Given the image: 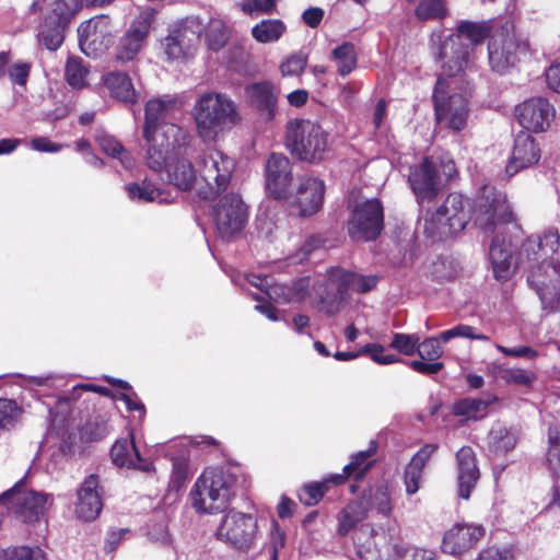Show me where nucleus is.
<instances>
[{"label": "nucleus", "instance_id": "1", "mask_svg": "<svg viewBox=\"0 0 560 560\" xmlns=\"http://www.w3.org/2000/svg\"><path fill=\"white\" fill-rule=\"evenodd\" d=\"M171 101L149 100L144 107L142 138L144 163L149 168H160L167 154L184 153L192 135L179 125L166 121Z\"/></svg>", "mask_w": 560, "mask_h": 560}, {"label": "nucleus", "instance_id": "2", "mask_svg": "<svg viewBox=\"0 0 560 560\" xmlns=\"http://www.w3.org/2000/svg\"><path fill=\"white\" fill-rule=\"evenodd\" d=\"M237 480V475L231 467L206 468L189 492L191 506L199 514L226 511L235 498Z\"/></svg>", "mask_w": 560, "mask_h": 560}, {"label": "nucleus", "instance_id": "3", "mask_svg": "<svg viewBox=\"0 0 560 560\" xmlns=\"http://www.w3.org/2000/svg\"><path fill=\"white\" fill-rule=\"evenodd\" d=\"M328 138V132L310 119L293 118L285 124L284 147L298 161L322 163L329 153Z\"/></svg>", "mask_w": 560, "mask_h": 560}, {"label": "nucleus", "instance_id": "4", "mask_svg": "<svg viewBox=\"0 0 560 560\" xmlns=\"http://www.w3.org/2000/svg\"><path fill=\"white\" fill-rule=\"evenodd\" d=\"M191 115L197 133L203 141L214 140L219 133L232 129L240 119L235 103L215 92L202 94L196 101Z\"/></svg>", "mask_w": 560, "mask_h": 560}, {"label": "nucleus", "instance_id": "5", "mask_svg": "<svg viewBox=\"0 0 560 560\" xmlns=\"http://www.w3.org/2000/svg\"><path fill=\"white\" fill-rule=\"evenodd\" d=\"M456 175V164L452 159L427 155L410 167L408 183L418 203L432 202Z\"/></svg>", "mask_w": 560, "mask_h": 560}, {"label": "nucleus", "instance_id": "6", "mask_svg": "<svg viewBox=\"0 0 560 560\" xmlns=\"http://www.w3.org/2000/svg\"><path fill=\"white\" fill-rule=\"evenodd\" d=\"M533 51L526 38L518 37L511 22L494 30L488 43V59L494 72L504 74L530 59Z\"/></svg>", "mask_w": 560, "mask_h": 560}, {"label": "nucleus", "instance_id": "7", "mask_svg": "<svg viewBox=\"0 0 560 560\" xmlns=\"http://www.w3.org/2000/svg\"><path fill=\"white\" fill-rule=\"evenodd\" d=\"M235 170V161L218 149H208L200 164L197 195L203 200H214L225 191Z\"/></svg>", "mask_w": 560, "mask_h": 560}, {"label": "nucleus", "instance_id": "8", "mask_svg": "<svg viewBox=\"0 0 560 560\" xmlns=\"http://www.w3.org/2000/svg\"><path fill=\"white\" fill-rule=\"evenodd\" d=\"M258 533V520L255 514L232 509L222 517L214 536L229 548L247 553L256 547Z\"/></svg>", "mask_w": 560, "mask_h": 560}, {"label": "nucleus", "instance_id": "9", "mask_svg": "<svg viewBox=\"0 0 560 560\" xmlns=\"http://www.w3.org/2000/svg\"><path fill=\"white\" fill-rule=\"evenodd\" d=\"M475 215L476 224L488 234L495 233L499 225L515 222L506 195L492 185H483L478 191Z\"/></svg>", "mask_w": 560, "mask_h": 560}, {"label": "nucleus", "instance_id": "10", "mask_svg": "<svg viewBox=\"0 0 560 560\" xmlns=\"http://www.w3.org/2000/svg\"><path fill=\"white\" fill-rule=\"evenodd\" d=\"M26 477L0 494V504L23 523H34L44 515L45 506L52 495L26 489Z\"/></svg>", "mask_w": 560, "mask_h": 560}, {"label": "nucleus", "instance_id": "11", "mask_svg": "<svg viewBox=\"0 0 560 560\" xmlns=\"http://www.w3.org/2000/svg\"><path fill=\"white\" fill-rule=\"evenodd\" d=\"M384 230V208L372 198L353 206L347 222L349 237L355 242L375 241Z\"/></svg>", "mask_w": 560, "mask_h": 560}, {"label": "nucleus", "instance_id": "12", "mask_svg": "<svg viewBox=\"0 0 560 560\" xmlns=\"http://www.w3.org/2000/svg\"><path fill=\"white\" fill-rule=\"evenodd\" d=\"M447 93L448 84L438 77L432 94L435 119L453 131H460L467 124L468 103L462 94Z\"/></svg>", "mask_w": 560, "mask_h": 560}, {"label": "nucleus", "instance_id": "13", "mask_svg": "<svg viewBox=\"0 0 560 560\" xmlns=\"http://www.w3.org/2000/svg\"><path fill=\"white\" fill-rule=\"evenodd\" d=\"M467 206L468 201L460 194H450L425 221V231L440 235H454L463 231L470 219Z\"/></svg>", "mask_w": 560, "mask_h": 560}, {"label": "nucleus", "instance_id": "14", "mask_svg": "<svg viewBox=\"0 0 560 560\" xmlns=\"http://www.w3.org/2000/svg\"><path fill=\"white\" fill-rule=\"evenodd\" d=\"M215 228L222 238L240 234L248 221V207L238 194H226L212 207Z\"/></svg>", "mask_w": 560, "mask_h": 560}, {"label": "nucleus", "instance_id": "15", "mask_svg": "<svg viewBox=\"0 0 560 560\" xmlns=\"http://www.w3.org/2000/svg\"><path fill=\"white\" fill-rule=\"evenodd\" d=\"M158 11L153 8L142 10L131 22L129 28L120 37L116 47V59L122 62L133 60L143 48L151 28L156 20Z\"/></svg>", "mask_w": 560, "mask_h": 560}, {"label": "nucleus", "instance_id": "16", "mask_svg": "<svg viewBox=\"0 0 560 560\" xmlns=\"http://www.w3.org/2000/svg\"><path fill=\"white\" fill-rule=\"evenodd\" d=\"M293 164L283 153L269 154L266 166V190L275 200H287L293 182Z\"/></svg>", "mask_w": 560, "mask_h": 560}, {"label": "nucleus", "instance_id": "17", "mask_svg": "<svg viewBox=\"0 0 560 560\" xmlns=\"http://www.w3.org/2000/svg\"><path fill=\"white\" fill-rule=\"evenodd\" d=\"M527 281L537 293L542 308L555 312L560 292V267L544 261L530 271Z\"/></svg>", "mask_w": 560, "mask_h": 560}, {"label": "nucleus", "instance_id": "18", "mask_svg": "<svg viewBox=\"0 0 560 560\" xmlns=\"http://www.w3.org/2000/svg\"><path fill=\"white\" fill-rule=\"evenodd\" d=\"M485 535L486 528L481 524L457 522L444 532L441 550L447 555L462 556L474 549Z\"/></svg>", "mask_w": 560, "mask_h": 560}, {"label": "nucleus", "instance_id": "19", "mask_svg": "<svg viewBox=\"0 0 560 560\" xmlns=\"http://www.w3.org/2000/svg\"><path fill=\"white\" fill-rule=\"evenodd\" d=\"M518 124L533 132L546 131L556 117V109L548 98L536 96L515 107Z\"/></svg>", "mask_w": 560, "mask_h": 560}, {"label": "nucleus", "instance_id": "20", "mask_svg": "<svg viewBox=\"0 0 560 560\" xmlns=\"http://www.w3.org/2000/svg\"><path fill=\"white\" fill-rule=\"evenodd\" d=\"M326 186L314 176L302 177L293 196L292 206L300 217L307 218L320 211L324 205Z\"/></svg>", "mask_w": 560, "mask_h": 560}, {"label": "nucleus", "instance_id": "21", "mask_svg": "<svg viewBox=\"0 0 560 560\" xmlns=\"http://www.w3.org/2000/svg\"><path fill=\"white\" fill-rule=\"evenodd\" d=\"M103 489L100 476L91 474L81 482L77 491L74 512L78 518L84 522L94 521L103 509Z\"/></svg>", "mask_w": 560, "mask_h": 560}, {"label": "nucleus", "instance_id": "22", "mask_svg": "<svg viewBox=\"0 0 560 560\" xmlns=\"http://www.w3.org/2000/svg\"><path fill=\"white\" fill-rule=\"evenodd\" d=\"M191 149L192 141H189L184 153L170 152L160 168L151 170L158 173L166 170L170 184L183 191L190 190L196 183L195 167L189 160Z\"/></svg>", "mask_w": 560, "mask_h": 560}, {"label": "nucleus", "instance_id": "23", "mask_svg": "<svg viewBox=\"0 0 560 560\" xmlns=\"http://www.w3.org/2000/svg\"><path fill=\"white\" fill-rule=\"evenodd\" d=\"M540 160V149L535 138L527 132L521 131L514 139L512 155L505 166L509 177L520 171L537 164Z\"/></svg>", "mask_w": 560, "mask_h": 560}, {"label": "nucleus", "instance_id": "24", "mask_svg": "<svg viewBox=\"0 0 560 560\" xmlns=\"http://www.w3.org/2000/svg\"><path fill=\"white\" fill-rule=\"evenodd\" d=\"M455 459L458 497L468 500L480 479L477 456L470 446L465 445L456 452Z\"/></svg>", "mask_w": 560, "mask_h": 560}, {"label": "nucleus", "instance_id": "25", "mask_svg": "<svg viewBox=\"0 0 560 560\" xmlns=\"http://www.w3.org/2000/svg\"><path fill=\"white\" fill-rule=\"evenodd\" d=\"M447 59L442 65L443 77L448 84L447 79L462 77L469 62V48L458 39H447L439 46L436 60Z\"/></svg>", "mask_w": 560, "mask_h": 560}, {"label": "nucleus", "instance_id": "26", "mask_svg": "<svg viewBox=\"0 0 560 560\" xmlns=\"http://www.w3.org/2000/svg\"><path fill=\"white\" fill-rule=\"evenodd\" d=\"M110 457L117 467L137 469L147 474L155 472L153 462L141 457L132 432L129 439H119L115 442L110 448Z\"/></svg>", "mask_w": 560, "mask_h": 560}, {"label": "nucleus", "instance_id": "27", "mask_svg": "<svg viewBox=\"0 0 560 560\" xmlns=\"http://www.w3.org/2000/svg\"><path fill=\"white\" fill-rule=\"evenodd\" d=\"M438 450L439 444L427 443L421 446L407 463L402 472V482L407 495H413L419 491L424 475V468Z\"/></svg>", "mask_w": 560, "mask_h": 560}, {"label": "nucleus", "instance_id": "28", "mask_svg": "<svg viewBox=\"0 0 560 560\" xmlns=\"http://www.w3.org/2000/svg\"><path fill=\"white\" fill-rule=\"evenodd\" d=\"M249 104L266 121L275 119L278 110V93L269 81L255 82L246 86Z\"/></svg>", "mask_w": 560, "mask_h": 560}, {"label": "nucleus", "instance_id": "29", "mask_svg": "<svg viewBox=\"0 0 560 560\" xmlns=\"http://www.w3.org/2000/svg\"><path fill=\"white\" fill-rule=\"evenodd\" d=\"M376 451L377 444L372 442L368 450L353 454L350 463L343 467L341 474L331 475V480L335 481V486L346 483L350 477L355 481L361 480L374 466L375 460L371 459V457L375 455Z\"/></svg>", "mask_w": 560, "mask_h": 560}, {"label": "nucleus", "instance_id": "30", "mask_svg": "<svg viewBox=\"0 0 560 560\" xmlns=\"http://www.w3.org/2000/svg\"><path fill=\"white\" fill-rule=\"evenodd\" d=\"M489 258L494 278L502 282L509 280L512 276L511 241H505V238L501 237L499 234L494 235L489 248Z\"/></svg>", "mask_w": 560, "mask_h": 560}, {"label": "nucleus", "instance_id": "31", "mask_svg": "<svg viewBox=\"0 0 560 560\" xmlns=\"http://www.w3.org/2000/svg\"><path fill=\"white\" fill-rule=\"evenodd\" d=\"M518 438L516 428L494 424L487 435V451L493 457H503L515 448Z\"/></svg>", "mask_w": 560, "mask_h": 560}, {"label": "nucleus", "instance_id": "32", "mask_svg": "<svg viewBox=\"0 0 560 560\" xmlns=\"http://www.w3.org/2000/svg\"><path fill=\"white\" fill-rule=\"evenodd\" d=\"M83 8L84 0H51L43 23L69 27Z\"/></svg>", "mask_w": 560, "mask_h": 560}, {"label": "nucleus", "instance_id": "33", "mask_svg": "<svg viewBox=\"0 0 560 560\" xmlns=\"http://www.w3.org/2000/svg\"><path fill=\"white\" fill-rule=\"evenodd\" d=\"M104 85L115 100L129 104L137 102V92L128 73L112 71L104 77Z\"/></svg>", "mask_w": 560, "mask_h": 560}, {"label": "nucleus", "instance_id": "34", "mask_svg": "<svg viewBox=\"0 0 560 560\" xmlns=\"http://www.w3.org/2000/svg\"><path fill=\"white\" fill-rule=\"evenodd\" d=\"M365 493L360 500H351L338 513L337 533L347 536L360 522L368 516V506L364 503Z\"/></svg>", "mask_w": 560, "mask_h": 560}, {"label": "nucleus", "instance_id": "35", "mask_svg": "<svg viewBox=\"0 0 560 560\" xmlns=\"http://www.w3.org/2000/svg\"><path fill=\"white\" fill-rule=\"evenodd\" d=\"M497 400V396L489 399L466 397L454 401L451 411L456 417H465L467 420L477 421L486 416L488 407Z\"/></svg>", "mask_w": 560, "mask_h": 560}, {"label": "nucleus", "instance_id": "36", "mask_svg": "<svg viewBox=\"0 0 560 560\" xmlns=\"http://www.w3.org/2000/svg\"><path fill=\"white\" fill-rule=\"evenodd\" d=\"M363 493H365L364 503L368 508H374L384 517H389L392 515V487L388 481L384 480L381 483L371 487L368 492L364 491Z\"/></svg>", "mask_w": 560, "mask_h": 560}, {"label": "nucleus", "instance_id": "37", "mask_svg": "<svg viewBox=\"0 0 560 560\" xmlns=\"http://www.w3.org/2000/svg\"><path fill=\"white\" fill-rule=\"evenodd\" d=\"M456 31L457 35L455 37H450L448 39H458V42H460V37H465L471 43V45L477 46L482 44L486 38L491 37L492 25L490 21H462L457 25Z\"/></svg>", "mask_w": 560, "mask_h": 560}, {"label": "nucleus", "instance_id": "38", "mask_svg": "<svg viewBox=\"0 0 560 560\" xmlns=\"http://www.w3.org/2000/svg\"><path fill=\"white\" fill-rule=\"evenodd\" d=\"M110 23V18L106 14L96 15L82 22L78 27L79 43L82 51H85V45L96 42L104 33V28Z\"/></svg>", "mask_w": 560, "mask_h": 560}, {"label": "nucleus", "instance_id": "39", "mask_svg": "<svg viewBox=\"0 0 560 560\" xmlns=\"http://www.w3.org/2000/svg\"><path fill=\"white\" fill-rule=\"evenodd\" d=\"M494 375L506 385L524 388H532L537 380V375L533 371L521 368H508L503 364L494 366Z\"/></svg>", "mask_w": 560, "mask_h": 560}, {"label": "nucleus", "instance_id": "40", "mask_svg": "<svg viewBox=\"0 0 560 560\" xmlns=\"http://www.w3.org/2000/svg\"><path fill=\"white\" fill-rule=\"evenodd\" d=\"M335 486L331 475L322 481H310L301 486L296 492L299 501L305 506H314L318 504L325 494Z\"/></svg>", "mask_w": 560, "mask_h": 560}, {"label": "nucleus", "instance_id": "41", "mask_svg": "<svg viewBox=\"0 0 560 560\" xmlns=\"http://www.w3.org/2000/svg\"><path fill=\"white\" fill-rule=\"evenodd\" d=\"M331 56L337 62V71L341 77L350 74L357 68L358 55L355 46L350 42H345L336 47Z\"/></svg>", "mask_w": 560, "mask_h": 560}, {"label": "nucleus", "instance_id": "42", "mask_svg": "<svg viewBox=\"0 0 560 560\" xmlns=\"http://www.w3.org/2000/svg\"><path fill=\"white\" fill-rule=\"evenodd\" d=\"M287 27L281 20H262L252 28V36L261 44L277 42Z\"/></svg>", "mask_w": 560, "mask_h": 560}, {"label": "nucleus", "instance_id": "43", "mask_svg": "<svg viewBox=\"0 0 560 560\" xmlns=\"http://www.w3.org/2000/svg\"><path fill=\"white\" fill-rule=\"evenodd\" d=\"M126 190L130 199H138L145 202L166 200L164 190L148 179H143L141 184L130 183L126 186Z\"/></svg>", "mask_w": 560, "mask_h": 560}, {"label": "nucleus", "instance_id": "44", "mask_svg": "<svg viewBox=\"0 0 560 560\" xmlns=\"http://www.w3.org/2000/svg\"><path fill=\"white\" fill-rule=\"evenodd\" d=\"M548 467L555 478H560V428L549 427L548 429Z\"/></svg>", "mask_w": 560, "mask_h": 560}, {"label": "nucleus", "instance_id": "45", "mask_svg": "<svg viewBox=\"0 0 560 560\" xmlns=\"http://www.w3.org/2000/svg\"><path fill=\"white\" fill-rule=\"evenodd\" d=\"M89 70L83 66L80 58H69L65 68L67 83L73 89H82L86 83Z\"/></svg>", "mask_w": 560, "mask_h": 560}, {"label": "nucleus", "instance_id": "46", "mask_svg": "<svg viewBox=\"0 0 560 560\" xmlns=\"http://www.w3.org/2000/svg\"><path fill=\"white\" fill-rule=\"evenodd\" d=\"M24 410L13 399H0V430H10L21 420Z\"/></svg>", "mask_w": 560, "mask_h": 560}, {"label": "nucleus", "instance_id": "47", "mask_svg": "<svg viewBox=\"0 0 560 560\" xmlns=\"http://www.w3.org/2000/svg\"><path fill=\"white\" fill-rule=\"evenodd\" d=\"M190 476L189 459L184 456L173 457L168 487L172 490L178 491L185 487Z\"/></svg>", "mask_w": 560, "mask_h": 560}, {"label": "nucleus", "instance_id": "48", "mask_svg": "<svg viewBox=\"0 0 560 560\" xmlns=\"http://www.w3.org/2000/svg\"><path fill=\"white\" fill-rule=\"evenodd\" d=\"M229 30L221 21H212L206 28L205 38L209 49L219 51L229 40Z\"/></svg>", "mask_w": 560, "mask_h": 560}, {"label": "nucleus", "instance_id": "49", "mask_svg": "<svg viewBox=\"0 0 560 560\" xmlns=\"http://www.w3.org/2000/svg\"><path fill=\"white\" fill-rule=\"evenodd\" d=\"M328 279L336 285V292L341 294V298L348 299V293L352 290L353 279L357 272L346 270L341 267H331L328 271Z\"/></svg>", "mask_w": 560, "mask_h": 560}, {"label": "nucleus", "instance_id": "50", "mask_svg": "<svg viewBox=\"0 0 560 560\" xmlns=\"http://www.w3.org/2000/svg\"><path fill=\"white\" fill-rule=\"evenodd\" d=\"M415 14L420 21L441 20L446 15V9L443 0H421L415 10Z\"/></svg>", "mask_w": 560, "mask_h": 560}, {"label": "nucleus", "instance_id": "51", "mask_svg": "<svg viewBox=\"0 0 560 560\" xmlns=\"http://www.w3.org/2000/svg\"><path fill=\"white\" fill-rule=\"evenodd\" d=\"M456 337H464L471 340L489 341L488 336L478 332L475 327L465 324L456 325L453 328L444 330L440 334V338L444 342H447Z\"/></svg>", "mask_w": 560, "mask_h": 560}, {"label": "nucleus", "instance_id": "52", "mask_svg": "<svg viewBox=\"0 0 560 560\" xmlns=\"http://www.w3.org/2000/svg\"><path fill=\"white\" fill-rule=\"evenodd\" d=\"M420 337L417 334H401L396 332L393 335L389 347L397 350L399 353L410 357L416 353V348Z\"/></svg>", "mask_w": 560, "mask_h": 560}, {"label": "nucleus", "instance_id": "53", "mask_svg": "<svg viewBox=\"0 0 560 560\" xmlns=\"http://www.w3.org/2000/svg\"><path fill=\"white\" fill-rule=\"evenodd\" d=\"M37 556L44 557L38 547L15 546L0 550V560H38Z\"/></svg>", "mask_w": 560, "mask_h": 560}, {"label": "nucleus", "instance_id": "54", "mask_svg": "<svg viewBox=\"0 0 560 560\" xmlns=\"http://www.w3.org/2000/svg\"><path fill=\"white\" fill-rule=\"evenodd\" d=\"M416 352L421 360L435 361L443 354V349L440 345V340L435 337H430L420 342L416 348Z\"/></svg>", "mask_w": 560, "mask_h": 560}, {"label": "nucleus", "instance_id": "55", "mask_svg": "<svg viewBox=\"0 0 560 560\" xmlns=\"http://www.w3.org/2000/svg\"><path fill=\"white\" fill-rule=\"evenodd\" d=\"M307 65V56L303 52H294L285 58L280 65L283 77L301 74Z\"/></svg>", "mask_w": 560, "mask_h": 560}, {"label": "nucleus", "instance_id": "56", "mask_svg": "<svg viewBox=\"0 0 560 560\" xmlns=\"http://www.w3.org/2000/svg\"><path fill=\"white\" fill-rule=\"evenodd\" d=\"M42 32V38L45 47L49 50H57L63 43L65 31L68 27H59L57 25H45Z\"/></svg>", "mask_w": 560, "mask_h": 560}, {"label": "nucleus", "instance_id": "57", "mask_svg": "<svg viewBox=\"0 0 560 560\" xmlns=\"http://www.w3.org/2000/svg\"><path fill=\"white\" fill-rule=\"evenodd\" d=\"M98 143L106 154L124 161L122 155H126L127 151L116 138L106 135L98 138Z\"/></svg>", "mask_w": 560, "mask_h": 560}, {"label": "nucleus", "instance_id": "58", "mask_svg": "<svg viewBox=\"0 0 560 560\" xmlns=\"http://www.w3.org/2000/svg\"><path fill=\"white\" fill-rule=\"evenodd\" d=\"M346 301L347 298H341L338 292L332 294L327 292L326 295L320 296L322 310L326 315L332 316L341 310Z\"/></svg>", "mask_w": 560, "mask_h": 560}, {"label": "nucleus", "instance_id": "59", "mask_svg": "<svg viewBox=\"0 0 560 560\" xmlns=\"http://www.w3.org/2000/svg\"><path fill=\"white\" fill-rule=\"evenodd\" d=\"M31 72L28 62H16L9 67L8 75L10 80L18 85H25Z\"/></svg>", "mask_w": 560, "mask_h": 560}, {"label": "nucleus", "instance_id": "60", "mask_svg": "<svg viewBox=\"0 0 560 560\" xmlns=\"http://www.w3.org/2000/svg\"><path fill=\"white\" fill-rule=\"evenodd\" d=\"M409 366L422 375H434L444 369V363L440 361L412 360Z\"/></svg>", "mask_w": 560, "mask_h": 560}, {"label": "nucleus", "instance_id": "61", "mask_svg": "<svg viewBox=\"0 0 560 560\" xmlns=\"http://www.w3.org/2000/svg\"><path fill=\"white\" fill-rule=\"evenodd\" d=\"M378 277L376 275H355V279H353L352 291L358 293H368L374 290L378 283Z\"/></svg>", "mask_w": 560, "mask_h": 560}, {"label": "nucleus", "instance_id": "62", "mask_svg": "<svg viewBox=\"0 0 560 560\" xmlns=\"http://www.w3.org/2000/svg\"><path fill=\"white\" fill-rule=\"evenodd\" d=\"M497 348L503 354L514 358L535 359L538 355V351L529 346H518L514 348L498 346Z\"/></svg>", "mask_w": 560, "mask_h": 560}, {"label": "nucleus", "instance_id": "63", "mask_svg": "<svg viewBox=\"0 0 560 560\" xmlns=\"http://www.w3.org/2000/svg\"><path fill=\"white\" fill-rule=\"evenodd\" d=\"M490 560H516L517 549L514 546L504 548L488 547L483 549Z\"/></svg>", "mask_w": 560, "mask_h": 560}, {"label": "nucleus", "instance_id": "64", "mask_svg": "<svg viewBox=\"0 0 560 560\" xmlns=\"http://www.w3.org/2000/svg\"><path fill=\"white\" fill-rule=\"evenodd\" d=\"M547 86L560 94V60L552 62L545 72Z\"/></svg>", "mask_w": 560, "mask_h": 560}]
</instances>
